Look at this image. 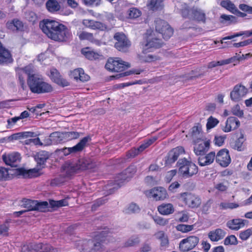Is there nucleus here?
I'll return each mask as SVG.
<instances>
[{
    "label": "nucleus",
    "instance_id": "obj_20",
    "mask_svg": "<svg viewBox=\"0 0 252 252\" xmlns=\"http://www.w3.org/2000/svg\"><path fill=\"white\" fill-rule=\"evenodd\" d=\"M49 77L53 82L62 87H65L69 85V82L64 78L56 68H52L50 70Z\"/></svg>",
    "mask_w": 252,
    "mask_h": 252
},
{
    "label": "nucleus",
    "instance_id": "obj_10",
    "mask_svg": "<svg viewBox=\"0 0 252 252\" xmlns=\"http://www.w3.org/2000/svg\"><path fill=\"white\" fill-rule=\"evenodd\" d=\"M177 198L181 199L189 207L194 208L198 207L201 204L200 198L191 192H183L179 194Z\"/></svg>",
    "mask_w": 252,
    "mask_h": 252
},
{
    "label": "nucleus",
    "instance_id": "obj_21",
    "mask_svg": "<svg viewBox=\"0 0 252 252\" xmlns=\"http://www.w3.org/2000/svg\"><path fill=\"white\" fill-rule=\"evenodd\" d=\"M2 159L6 165L11 167H17L21 160L20 155L18 153H12L2 155Z\"/></svg>",
    "mask_w": 252,
    "mask_h": 252
},
{
    "label": "nucleus",
    "instance_id": "obj_24",
    "mask_svg": "<svg viewBox=\"0 0 252 252\" xmlns=\"http://www.w3.org/2000/svg\"><path fill=\"white\" fill-rule=\"evenodd\" d=\"M13 61L12 56L9 50L0 46V64H7Z\"/></svg>",
    "mask_w": 252,
    "mask_h": 252
},
{
    "label": "nucleus",
    "instance_id": "obj_13",
    "mask_svg": "<svg viewBox=\"0 0 252 252\" xmlns=\"http://www.w3.org/2000/svg\"><path fill=\"white\" fill-rule=\"evenodd\" d=\"M91 140V138L89 136L83 137L76 145L72 147L63 148L60 150L63 154L66 156L72 153H76L81 152L87 146V143Z\"/></svg>",
    "mask_w": 252,
    "mask_h": 252
},
{
    "label": "nucleus",
    "instance_id": "obj_59",
    "mask_svg": "<svg viewBox=\"0 0 252 252\" xmlns=\"http://www.w3.org/2000/svg\"><path fill=\"white\" fill-rule=\"evenodd\" d=\"M159 60V57L157 55H154L151 54L145 55L143 57V60L144 62L146 63H151Z\"/></svg>",
    "mask_w": 252,
    "mask_h": 252
},
{
    "label": "nucleus",
    "instance_id": "obj_30",
    "mask_svg": "<svg viewBox=\"0 0 252 252\" xmlns=\"http://www.w3.org/2000/svg\"><path fill=\"white\" fill-rule=\"evenodd\" d=\"M155 236L159 241L160 247L161 249H165L169 247V242L167 235L162 230L157 232Z\"/></svg>",
    "mask_w": 252,
    "mask_h": 252
},
{
    "label": "nucleus",
    "instance_id": "obj_40",
    "mask_svg": "<svg viewBox=\"0 0 252 252\" xmlns=\"http://www.w3.org/2000/svg\"><path fill=\"white\" fill-rule=\"evenodd\" d=\"M39 243H31L25 244L22 247V252H39Z\"/></svg>",
    "mask_w": 252,
    "mask_h": 252
},
{
    "label": "nucleus",
    "instance_id": "obj_55",
    "mask_svg": "<svg viewBox=\"0 0 252 252\" xmlns=\"http://www.w3.org/2000/svg\"><path fill=\"white\" fill-rule=\"evenodd\" d=\"M9 222L6 221L4 223L0 225V236H7L9 228Z\"/></svg>",
    "mask_w": 252,
    "mask_h": 252
},
{
    "label": "nucleus",
    "instance_id": "obj_45",
    "mask_svg": "<svg viewBox=\"0 0 252 252\" xmlns=\"http://www.w3.org/2000/svg\"><path fill=\"white\" fill-rule=\"evenodd\" d=\"M140 240L137 236H132L125 242L123 247L127 248L134 246L138 244Z\"/></svg>",
    "mask_w": 252,
    "mask_h": 252
},
{
    "label": "nucleus",
    "instance_id": "obj_41",
    "mask_svg": "<svg viewBox=\"0 0 252 252\" xmlns=\"http://www.w3.org/2000/svg\"><path fill=\"white\" fill-rule=\"evenodd\" d=\"M202 134V129L201 126L197 124L196 125L193 126L190 130L189 134L190 136L193 139H197L201 138V135Z\"/></svg>",
    "mask_w": 252,
    "mask_h": 252
},
{
    "label": "nucleus",
    "instance_id": "obj_34",
    "mask_svg": "<svg viewBox=\"0 0 252 252\" xmlns=\"http://www.w3.org/2000/svg\"><path fill=\"white\" fill-rule=\"evenodd\" d=\"M6 26L8 29L13 31H23L24 29L23 22L18 19H13L11 21H7Z\"/></svg>",
    "mask_w": 252,
    "mask_h": 252
},
{
    "label": "nucleus",
    "instance_id": "obj_46",
    "mask_svg": "<svg viewBox=\"0 0 252 252\" xmlns=\"http://www.w3.org/2000/svg\"><path fill=\"white\" fill-rule=\"evenodd\" d=\"M245 139L244 136L241 134V136L236 140L233 148L238 151H242L245 149V146L243 144Z\"/></svg>",
    "mask_w": 252,
    "mask_h": 252
},
{
    "label": "nucleus",
    "instance_id": "obj_7",
    "mask_svg": "<svg viewBox=\"0 0 252 252\" xmlns=\"http://www.w3.org/2000/svg\"><path fill=\"white\" fill-rule=\"evenodd\" d=\"M22 206L27 208V211H37L41 212H47L49 211V205L47 201H39L24 198L22 200Z\"/></svg>",
    "mask_w": 252,
    "mask_h": 252
},
{
    "label": "nucleus",
    "instance_id": "obj_50",
    "mask_svg": "<svg viewBox=\"0 0 252 252\" xmlns=\"http://www.w3.org/2000/svg\"><path fill=\"white\" fill-rule=\"evenodd\" d=\"M128 18L130 19H136L141 15V11L136 8L132 7L129 8L127 12Z\"/></svg>",
    "mask_w": 252,
    "mask_h": 252
},
{
    "label": "nucleus",
    "instance_id": "obj_44",
    "mask_svg": "<svg viewBox=\"0 0 252 252\" xmlns=\"http://www.w3.org/2000/svg\"><path fill=\"white\" fill-rule=\"evenodd\" d=\"M67 178L65 174L60 175L58 177L54 178L51 181L50 185L51 186H58L63 184L66 181Z\"/></svg>",
    "mask_w": 252,
    "mask_h": 252
},
{
    "label": "nucleus",
    "instance_id": "obj_61",
    "mask_svg": "<svg viewBox=\"0 0 252 252\" xmlns=\"http://www.w3.org/2000/svg\"><path fill=\"white\" fill-rule=\"evenodd\" d=\"M80 136L79 133L77 131H69L63 134V137L68 140H72L78 138Z\"/></svg>",
    "mask_w": 252,
    "mask_h": 252
},
{
    "label": "nucleus",
    "instance_id": "obj_3",
    "mask_svg": "<svg viewBox=\"0 0 252 252\" xmlns=\"http://www.w3.org/2000/svg\"><path fill=\"white\" fill-rule=\"evenodd\" d=\"M96 163L90 158H82L76 162L67 161L62 166V170L65 172L67 178H70L75 174L87 170L94 168Z\"/></svg>",
    "mask_w": 252,
    "mask_h": 252
},
{
    "label": "nucleus",
    "instance_id": "obj_38",
    "mask_svg": "<svg viewBox=\"0 0 252 252\" xmlns=\"http://www.w3.org/2000/svg\"><path fill=\"white\" fill-rule=\"evenodd\" d=\"M149 9L153 11L161 10L163 8V3L162 0H150L147 4Z\"/></svg>",
    "mask_w": 252,
    "mask_h": 252
},
{
    "label": "nucleus",
    "instance_id": "obj_16",
    "mask_svg": "<svg viewBox=\"0 0 252 252\" xmlns=\"http://www.w3.org/2000/svg\"><path fill=\"white\" fill-rule=\"evenodd\" d=\"M185 152V149L182 146H178L171 149L164 158L165 166H171L178 159L179 157Z\"/></svg>",
    "mask_w": 252,
    "mask_h": 252
},
{
    "label": "nucleus",
    "instance_id": "obj_63",
    "mask_svg": "<svg viewBox=\"0 0 252 252\" xmlns=\"http://www.w3.org/2000/svg\"><path fill=\"white\" fill-rule=\"evenodd\" d=\"M139 210V206L135 203H132L129 204L126 211L127 213H135L138 212Z\"/></svg>",
    "mask_w": 252,
    "mask_h": 252
},
{
    "label": "nucleus",
    "instance_id": "obj_19",
    "mask_svg": "<svg viewBox=\"0 0 252 252\" xmlns=\"http://www.w3.org/2000/svg\"><path fill=\"white\" fill-rule=\"evenodd\" d=\"M147 195L156 201L163 200L168 196L165 189L161 187L152 189L149 190Z\"/></svg>",
    "mask_w": 252,
    "mask_h": 252
},
{
    "label": "nucleus",
    "instance_id": "obj_36",
    "mask_svg": "<svg viewBox=\"0 0 252 252\" xmlns=\"http://www.w3.org/2000/svg\"><path fill=\"white\" fill-rule=\"evenodd\" d=\"M158 136H154L151 137L150 138L145 139L143 141V143L137 148L139 153L140 154L141 153L143 152L145 149L148 148L149 146L152 145L155 141H156L158 140Z\"/></svg>",
    "mask_w": 252,
    "mask_h": 252
},
{
    "label": "nucleus",
    "instance_id": "obj_17",
    "mask_svg": "<svg viewBox=\"0 0 252 252\" xmlns=\"http://www.w3.org/2000/svg\"><path fill=\"white\" fill-rule=\"evenodd\" d=\"M248 92V89L241 84H237L230 93V98L234 102H239Z\"/></svg>",
    "mask_w": 252,
    "mask_h": 252
},
{
    "label": "nucleus",
    "instance_id": "obj_64",
    "mask_svg": "<svg viewBox=\"0 0 252 252\" xmlns=\"http://www.w3.org/2000/svg\"><path fill=\"white\" fill-rule=\"evenodd\" d=\"M139 154H140V153L137 148H133L126 152V157L127 158H134Z\"/></svg>",
    "mask_w": 252,
    "mask_h": 252
},
{
    "label": "nucleus",
    "instance_id": "obj_6",
    "mask_svg": "<svg viewBox=\"0 0 252 252\" xmlns=\"http://www.w3.org/2000/svg\"><path fill=\"white\" fill-rule=\"evenodd\" d=\"M136 171V166L132 164L129 165L123 172L117 174L115 178L113 184L114 187L109 189L110 192H112L113 190L117 189L122 186L125 181H128L131 179L134 176Z\"/></svg>",
    "mask_w": 252,
    "mask_h": 252
},
{
    "label": "nucleus",
    "instance_id": "obj_2",
    "mask_svg": "<svg viewBox=\"0 0 252 252\" xmlns=\"http://www.w3.org/2000/svg\"><path fill=\"white\" fill-rule=\"evenodd\" d=\"M39 27L48 38L56 41H66L70 35L66 26L55 20L44 19L40 22Z\"/></svg>",
    "mask_w": 252,
    "mask_h": 252
},
{
    "label": "nucleus",
    "instance_id": "obj_12",
    "mask_svg": "<svg viewBox=\"0 0 252 252\" xmlns=\"http://www.w3.org/2000/svg\"><path fill=\"white\" fill-rule=\"evenodd\" d=\"M163 42L160 39L148 37L146 41L141 42L142 46V52L146 54L152 52L154 49L159 48L162 46Z\"/></svg>",
    "mask_w": 252,
    "mask_h": 252
},
{
    "label": "nucleus",
    "instance_id": "obj_25",
    "mask_svg": "<svg viewBox=\"0 0 252 252\" xmlns=\"http://www.w3.org/2000/svg\"><path fill=\"white\" fill-rule=\"evenodd\" d=\"M70 76L71 78H73L76 81L79 80L81 82H86L90 79V76L85 73L82 68H79L71 71Z\"/></svg>",
    "mask_w": 252,
    "mask_h": 252
},
{
    "label": "nucleus",
    "instance_id": "obj_26",
    "mask_svg": "<svg viewBox=\"0 0 252 252\" xmlns=\"http://www.w3.org/2000/svg\"><path fill=\"white\" fill-rule=\"evenodd\" d=\"M241 57H237V56H233L230 58L223 60L217 62H212L209 64V67L212 68L217 66H220L224 64H228L229 63H233L234 65H235L239 63Z\"/></svg>",
    "mask_w": 252,
    "mask_h": 252
},
{
    "label": "nucleus",
    "instance_id": "obj_28",
    "mask_svg": "<svg viewBox=\"0 0 252 252\" xmlns=\"http://www.w3.org/2000/svg\"><path fill=\"white\" fill-rule=\"evenodd\" d=\"M81 52L86 58L90 61L97 60L101 56L98 52L94 51V50L90 47L83 48Z\"/></svg>",
    "mask_w": 252,
    "mask_h": 252
},
{
    "label": "nucleus",
    "instance_id": "obj_57",
    "mask_svg": "<svg viewBox=\"0 0 252 252\" xmlns=\"http://www.w3.org/2000/svg\"><path fill=\"white\" fill-rule=\"evenodd\" d=\"M32 170H27L23 168H19L17 169V173L18 175L23 176L24 178H31Z\"/></svg>",
    "mask_w": 252,
    "mask_h": 252
},
{
    "label": "nucleus",
    "instance_id": "obj_5",
    "mask_svg": "<svg viewBox=\"0 0 252 252\" xmlns=\"http://www.w3.org/2000/svg\"><path fill=\"white\" fill-rule=\"evenodd\" d=\"M27 84L31 91L34 94L49 93L53 90V88L51 84L44 81L42 78L38 76L36 78L30 79L29 81H28Z\"/></svg>",
    "mask_w": 252,
    "mask_h": 252
},
{
    "label": "nucleus",
    "instance_id": "obj_49",
    "mask_svg": "<svg viewBox=\"0 0 252 252\" xmlns=\"http://www.w3.org/2000/svg\"><path fill=\"white\" fill-rule=\"evenodd\" d=\"M39 252H57L56 249L54 248L51 245L48 244L39 243Z\"/></svg>",
    "mask_w": 252,
    "mask_h": 252
},
{
    "label": "nucleus",
    "instance_id": "obj_4",
    "mask_svg": "<svg viewBox=\"0 0 252 252\" xmlns=\"http://www.w3.org/2000/svg\"><path fill=\"white\" fill-rule=\"evenodd\" d=\"M178 172L185 178H188L196 175L198 172V166L191 160L186 158H180L177 162Z\"/></svg>",
    "mask_w": 252,
    "mask_h": 252
},
{
    "label": "nucleus",
    "instance_id": "obj_56",
    "mask_svg": "<svg viewBox=\"0 0 252 252\" xmlns=\"http://www.w3.org/2000/svg\"><path fill=\"white\" fill-rule=\"evenodd\" d=\"M219 123V121L212 116H210L208 119V121L206 124V127L207 129H211L215 127Z\"/></svg>",
    "mask_w": 252,
    "mask_h": 252
},
{
    "label": "nucleus",
    "instance_id": "obj_15",
    "mask_svg": "<svg viewBox=\"0 0 252 252\" xmlns=\"http://www.w3.org/2000/svg\"><path fill=\"white\" fill-rule=\"evenodd\" d=\"M210 141L202 138H197L194 141V152L197 156H203L210 148Z\"/></svg>",
    "mask_w": 252,
    "mask_h": 252
},
{
    "label": "nucleus",
    "instance_id": "obj_11",
    "mask_svg": "<svg viewBox=\"0 0 252 252\" xmlns=\"http://www.w3.org/2000/svg\"><path fill=\"white\" fill-rule=\"evenodd\" d=\"M197 236L191 235L182 239L179 243V249L182 252H188L194 249L199 243Z\"/></svg>",
    "mask_w": 252,
    "mask_h": 252
},
{
    "label": "nucleus",
    "instance_id": "obj_32",
    "mask_svg": "<svg viewBox=\"0 0 252 252\" xmlns=\"http://www.w3.org/2000/svg\"><path fill=\"white\" fill-rule=\"evenodd\" d=\"M77 35L80 40H88L92 43H94L97 45L99 44V41L94 38L92 33L81 31L78 32Z\"/></svg>",
    "mask_w": 252,
    "mask_h": 252
},
{
    "label": "nucleus",
    "instance_id": "obj_29",
    "mask_svg": "<svg viewBox=\"0 0 252 252\" xmlns=\"http://www.w3.org/2000/svg\"><path fill=\"white\" fill-rule=\"evenodd\" d=\"M246 221L241 219H232L226 222V226L230 230L237 231L245 226Z\"/></svg>",
    "mask_w": 252,
    "mask_h": 252
},
{
    "label": "nucleus",
    "instance_id": "obj_51",
    "mask_svg": "<svg viewBox=\"0 0 252 252\" xmlns=\"http://www.w3.org/2000/svg\"><path fill=\"white\" fill-rule=\"evenodd\" d=\"M176 228L179 231L183 233H187L193 230V225L179 224L176 226Z\"/></svg>",
    "mask_w": 252,
    "mask_h": 252
},
{
    "label": "nucleus",
    "instance_id": "obj_48",
    "mask_svg": "<svg viewBox=\"0 0 252 252\" xmlns=\"http://www.w3.org/2000/svg\"><path fill=\"white\" fill-rule=\"evenodd\" d=\"M238 243L237 238L234 235L227 236L223 240V244L225 246L237 245Z\"/></svg>",
    "mask_w": 252,
    "mask_h": 252
},
{
    "label": "nucleus",
    "instance_id": "obj_9",
    "mask_svg": "<svg viewBox=\"0 0 252 252\" xmlns=\"http://www.w3.org/2000/svg\"><path fill=\"white\" fill-rule=\"evenodd\" d=\"M155 26L156 32L160 34L165 40L169 39L173 35V29L165 20L160 18L156 19L155 21Z\"/></svg>",
    "mask_w": 252,
    "mask_h": 252
},
{
    "label": "nucleus",
    "instance_id": "obj_47",
    "mask_svg": "<svg viewBox=\"0 0 252 252\" xmlns=\"http://www.w3.org/2000/svg\"><path fill=\"white\" fill-rule=\"evenodd\" d=\"M25 73L28 75L27 82L29 81L32 78H36L37 75L34 73L33 67L32 65H27L23 69Z\"/></svg>",
    "mask_w": 252,
    "mask_h": 252
},
{
    "label": "nucleus",
    "instance_id": "obj_42",
    "mask_svg": "<svg viewBox=\"0 0 252 252\" xmlns=\"http://www.w3.org/2000/svg\"><path fill=\"white\" fill-rule=\"evenodd\" d=\"M220 5L233 13L237 8L235 4L230 0H223L220 2Z\"/></svg>",
    "mask_w": 252,
    "mask_h": 252
},
{
    "label": "nucleus",
    "instance_id": "obj_53",
    "mask_svg": "<svg viewBox=\"0 0 252 252\" xmlns=\"http://www.w3.org/2000/svg\"><path fill=\"white\" fill-rule=\"evenodd\" d=\"M243 35H246L247 36H250L252 35V30L235 33L232 35L223 37V40L231 39L234 37H239Z\"/></svg>",
    "mask_w": 252,
    "mask_h": 252
},
{
    "label": "nucleus",
    "instance_id": "obj_22",
    "mask_svg": "<svg viewBox=\"0 0 252 252\" xmlns=\"http://www.w3.org/2000/svg\"><path fill=\"white\" fill-rule=\"evenodd\" d=\"M240 125L239 120L234 117H229L225 123V126H222V130L225 132H228L237 129Z\"/></svg>",
    "mask_w": 252,
    "mask_h": 252
},
{
    "label": "nucleus",
    "instance_id": "obj_14",
    "mask_svg": "<svg viewBox=\"0 0 252 252\" xmlns=\"http://www.w3.org/2000/svg\"><path fill=\"white\" fill-rule=\"evenodd\" d=\"M114 38L116 40L115 47L120 51L126 52L130 46V41L123 32H116L114 35Z\"/></svg>",
    "mask_w": 252,
    "mask_h": 252
},
{
    "label": "nucleus",
    "instance_id": "obj_39",
    "mask_svg": "<svg viewBox=\"0 0 252 252\" xmlns=\"http://www.w3.org/2000/svg\"><path fill=\"white\" fill-rule=\"evenodd\" d=\"M220 22L226 26L235 24L237 22V18L233 15L222 14L220 16Z\"/></svg>",
    "mask_w": 252,
    "mask_h": 252
},
{
    "label": "nucleus",
    "instance_id": "obj_33",
    "mask_svg": "<svg viewBox=\"0 0 252 252\" xmlns=\"http://www.w3.org/2000/svg\"><path fill=\"white\" fill-rule=\"evenodd\" d=\"M158 211L162 215H169L174 212L175 209L171 203H162L158 207Z\"/></svg>",
    "mask_w": 252,
    "mask_h": 252
},
{
    "label": "nucleus",
    "instance_id": "obj_58",
    "mask_svg": "<svg viewBox=\"0 0 252 252\" xmlns=\"http://www.w3.org/2000/svg\"><path fill=\"white\" fill-rule=\"evenodd\" d=\"M231 112L233 115H235L239 118H242L243 117V110L241 109L240 106L238 104H236L233 106V107L232 108Z\"/></svg>",
    "mask_w": 252,
    "mask_h": 252
},
{
    "label": "nucleus",
    "instance_id": "obj_18",
    "mask_svg": "<svg viewBox=\"0 0 252 252\" xmlns=\"http://www.w3.org/2000/svg\"><path fill=\"white\" fill-rule=\"evenodd\" d=\"M216 161L221 167L228 166L231 162L229 151L225 148L220 150L216 154Z\"/></svg>",
    "mask_w": 252,
    "mask_h": 252
},
{
    "label": "nucleus",
    "instance_id": "obj_1",
    "mask_svg": "<svg viewBox=\"0 0 252 252\" xmlns=\"http://www.w3.org/2000/svg\"><path fill=\"white\" fill-rule=\"evenodd\" d=\"M97 230L99 231L93 233L92 240L82 239L75 242V247L80 252H102L106 246L116 242L109 228L100 227Z\"/></svg>",
    "mask_w": 252,
    "mask_h": 252
},
{
    "label": "nucleus",
    "instance_id": "obj_37",
    "mask_svg": "<svg viewBox=\"0 0 252 252\" xmlns=\"http://www.w3.org/2000/svg\"><path fill=\"white\" fill-rule=\"evenodd\" d=\"M193 19L198 22L205 23L206 22L205 14L201 10L194 9L192 11Z\"/></svg>",
    "mask_w": 252,
    "mask_h": 252
},
{
    "label": "nucleus",
    "instance_id": "obj_8",
    "mask_svg": "<svg viewBox=\"0 0 252 252\" xmlns=\"http://www.w3.org/2000/svg\"><path fill=\"white\" fill-rule=\"evenodd\" d=\"M130 67V64L119 58H109L105 64V68L111 72H120Z\"/></svg>",
    "mask_w": 252,
    "mask_h": 252
},
{
    "label": "nucleus",
    "instance_id": "obj_27",
    "mask_svg": "<svg viewBox=\"0 0 252 252\" xmlns=\"http://www.w3.org/2000/svg\"><path fill=\"white\" fill-rule=\"evenodd\" d=\"M49 156L47 152L41 151L37 153L35 155L34 159L36 160L37 166L39 168H43L45 165L47 160L49 158Z\"/></svg>",
    "mask_w": 252,
    "mask_h": 252
},
{
    "label": "nucleus",
    "instance_id": "obj_31",
    "mask_svg": "<svg viewBox=\"0 0 252 252\" xmlns=\"http://www.w3.org/2000/svg\"><path fill=\"white\" fill-rule=\"evenodd\" d=\"M216 156L215 152H211L205 157H199L198 163L201 166L210 165L213 162L215 159H216Z\"/></svg>",
    "mask_w": 252,
    "mask_h": 252
},
{
    "label": "nucleus",
    "instance_id": "obj_62",
    "mask_svg": "<svg viewBox=\"0 0 252 252\" xmlns=\"http://www.w3.org/2000/svg\"><path fill=\"white\" fill-rule=\"evenodd\" d=\"M155 222L160 226H165L168 223V220L159 216H156L154 218Z\"/></svg>",
    "mask_w": 252,
    "mask_h": 252
},
{
    "label": "nucleus",
    "instance_id": "obj_54",
    "mask_svg": "<svg viewBox=\"0 0 252 252\" xmlns=\"http://www.w3.org/2000/svg\"><path fill=\"white\" fill-rule=\"evenodd\" d=\"M219 206L221 210H226L237 208L239 207V205L236 203L221 202Z\"/></svg>",
    "mask_w": 252,
    "mask_h": 252
},
{
    "label": "nucleus",
    "instance_id": "obj_52",
    "mask_svg": "<svg viewBox=\"0 0 252 252\" xmlns=\"http://www.w3.org/2000/svg\"><path fill=\"white\" fill-rule=\"evenodd\" d=\"M252 235V227L241 231L239 233V238L242 241L248 240Z\"/></svg>",
    "mask_w": 252,
    "mask_h": 252
},
{
    "label": "nucleus",
    "instance_id": "obj_60",
    "mask_svg": "<svg viewBox=\"0 0 252 252\" xmlns=\"http://www.w3.org/2000/svg\"><path fill=\"white\" fill-rule=\"evenodd\" d=\"M144 71L143 69L138 68V69H132L129 71H126L125 72H123L122 73L120 74V75L121 77L122 76H128L131 74H140L141 73Z\"/></svg>",
    "mask_w": 252,
    "mask_h": 252
},
{
    "label": "nucleus",
    "instance_id": "obj_43",
    "mask_svg": "<svg viewBox=\"0 0 252 252\" xmlns=\"http://www.w3.org/2000/svg\"><path fill=\"white\" fill-rule=\"evenodd\" d=\"M108 200L106 196L99 198L94 201L92 206V210L95 211L99 207L105 204Z\"/></svg>",
    "mask_w": 252,
    "mask_h": 252
},
{
    "label": "nucleus",
    "instance_id": "obj_23",
    "mask_svg": "<svg viewBox=\"0 0 252 252\" xmlns=\"http://www.w3.org/2000/svg\"><path fill=\"white\" fill-rule=\"evenodd\" d=\"M226 235L225 230L218 228L209 232L208 237L212 242H218L223 239Z\"/></svg>",
    "mask_w": 252,
    "mask_h": 252
},
{
    "label": "nucleus",
    "instance_id": "obj_35",
    "mask_svg": "<svg viewBox=\"0 0 252 252\" xmlns=\"http://www.w3.org/2000/svg\"><path fill=\"white\" fill-rule=\"evenodd\" d=\"M46 7L49 12L55 13L60 10L61 6L57 0H48L46 2Z\"/></svg>",
    "mask_w": 252,
    "mask_h": 252
}]
</instances>
